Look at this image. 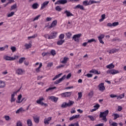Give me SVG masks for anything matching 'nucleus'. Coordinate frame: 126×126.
Listing matches in <instances>:
<instances>
[{"label": "nucleus", "mask_w": 126, "mask_h": 126, "mask_svg": "<svg viewBox=\"0 0 126 126\" xmlns=\"http://www.w3.org/2000/svg\"><path fill=\"white\" fill-rule=\"evenodd\" d=\"M109 114V110H106V111L102 112H100V115H99V117L100 118H102V120L104 121V122H107V121H108V120L107 119V118L106 117H107V116H108V114Z\"/></svg>", "instance_id": "obj_1"}, {"label": "nucleus", "mask_w": 126, "mask_h": 126, "mask_svg": "<svg viewBox=\"0 0 126 126\" xmlns=\"http://www.w3.org/2000/svg\"><path fill=\"white\" fill-rule=\"evenodd\" d=\"M44 100H45V99L43 97H40L39 100H37L36 101V103L37 104H39L41 106H45V107H48V104L42 102V101H44Z\"/></svg>", "instance_id": "obj_2"}, {"label": "nucleus", "mask_w": 126, "mask_h": 126, "mask_svg": "<svg viewBox=\"0 0 126 126\" xmlns=\"http://www.w3.org/2000/svg\"><path fill=\"white\" fill-rule=\"evenodd\" d=\"M107 73L109 74H112L113 75L117 74V73H120V71L115 69L108 70L107 71Z\"/></svg>", "instance_id": "obj_3"}, {"label": "nucleus", "mask_w": 126, "mask_h": 126, "mask_svg": "<svg viewBox=\"0 0 126 126\" xmlns=\"http://www.w3.org/2000/svg\"><path fill=\"white\" fill-rule=\"evenodd\" d=\"M81 33L74 35L72 37L73 40H74L75 42H79V38L81 37Z\"/></svg>", "instance_id": "obj_4"}, {"label": "nucleus", "mask_w": 126, "mask_h": 126, "mask_svg": "<svg viewBox=\"0 0 126 126\" xmlns=\"http://www.w3.org/2000/svg\"><path fill=\"white\" fill-rule=\"evenodd\" d=\"M57 34H58V32H52L50 33V35H49L48 39L49 40L51 39H56V38H57Z\"/></svg>", "instance_id": "obj_5"}, {"label": "nucleus", "mask_w": 126, "mask_h": 126, "mask_svg": "<svg viewBox=\"0 0 126 126\" xmlns=\"http://www.w3.org/2000/svg\"><path fill=\"white\" fill-rule=\"evenodd\" d=\"M71 92H65L61 94L62 97H70L71 95Z\"/></svg>", "instance_id": "obj_6"}, {"label": "nucleus", "mask_w": 126, "mask_h": 126, "mask_svg": "<svg viewBox=\"0 0 126 126\" xmlns=\"http://www.w3.org/2000/svg\"><path fill=\"white\" fill-rule=\"evenodd\" d=\"M66 76L64 75L61 78L59 79V80H56L54 82V84H59V83H61L62 81L64 80L65 79Z\"/></svg>", "instance_id": "obj_7"}, {"label": "nucleus", "mask_w": 126, "mask_h": 126, "mask_svg": "<svg viewBox=\"0 0 126 126\" xmlns=\"http://www.w3.org/2000/svg\"><path fill=\"white\" fill-rule=\"evenodd\" d=\"M67 3V0H59L55 2V4H65Z\"/></svg>", "instance_id": "obj_8"}, {"label": "nucleus", "mask_w": 126, "mask_h": 126, "mask_svg": "<svg viewBox=\"0 0 126 126\" xmlns=\"http://www.w3.org/2000/svg\"><path fill=\"white\" fill-rule=\"evenodd\" d=\"M104 37L105 35L104 34H101L100 36H98V39L100 44H104V41H103L102 39H104Z\"/></svg>", "instance_id": "obj_9"}, {"label": "nucleus", "mask_w": 126, "mask_h": 126, "mask_svg": "<svg viewBox=\"0 0 126 126\" xmlns=\"http://www.w3.org/2000/svg\"><path fill=\"white\" fill-rule=\"evenodd\" d=\"M57 23H58V21L57 20L53 21L51 23V26L48 27V28L49 29H51V28H53V27H55V26H57Z\"/></svg>", "instance_id": "obj_10"}, {"label": "nucleus", "mask_w": 126, "mask_h": 126, "mask_svg": "<svg viewBox=\"0 0 126 126\" xmlns=\"http://www.w3.org/2000/svg\"><path fill=\"white\" fill-rule=\"evenodd\" d=\"M64 13L65 14H66L67 17H69L70 16H73V15L72 13H71V12H70V11L66 10H65V11L64 12Z\"/></svg>", "instance_id": "obj_11"}, {"label": "nucleus", "mask_w": 126, "mask_h": 126, "mask_svg": "<svg viewBox=\"0 0 126 126\" xmlns=\"http://www.w3.org/2000/svg\"><path fill=\"white\" fill-rule=\"evenodd\" d=\"M90 73H94V74H101V72H98L97 70L93 69L89 71Z\"/></svg>", "instance_id": "obj_12"}, {"label": "nucleus", "mask_w": 126, "mask_h": 126, "mask_svg": "<svg viewBox=\"0 0 126 126\" xmlns=\"http://www.w3.org/2000/svg\"><path fill=\"white\" fill-rule=\"evenodd\" d=\"M98 89L100 91H103L105 89V86H104V83H101L98 85Z\"/></svg>", "instance_id": "obj_13"}, {"label": "nucleus", "mask_w": 126, "mask_h": 126, "mask_svg": "<svg viewBox=\"0 0 126 126\" xmlns=\"http://www.w3.org/2000/svg\"><path fill=\"white\" fill-rule=\"evenodd\" d=\"M49 1H46L44 2L42 4H41V9H44V8H45V7H46V6H47L48 5V4H49Z\"/></svg>", "instance_id": "obj_14"}, {"label": "nucleus", "mask_w": 126, "mask_h": 126, "mask_svg": "<svg viewBox=\"0 0 126 126\" xmlns=\"http://www.w3.org/2000/svg\"><path fill=\"white\" fill-rule=\"evenodd\" d=\"M50 99H51V101H52L53 102H55V103H57V102H58V100H59V98L54 96H50Z\"/></svg>", "instance_id": "obj_15"}, {"label": "nucleus", "mask_w": 126, "mask_h": 126, "mask_svg": "<svg viewBox=\"0 0 126 126\" xmlns=\"http://www.w3.org/2000/svg\"><path fill=\"white\" fill-rule=\"evenodd\" d=\"M4 59L6 61H14V60H15V58L10 57L9 56H5L4 57Z\"/></svg>", "instance_id": "obj_16"}, {"label": "nucleus", "mask_w": 126, "mask_h": 126, "mask_svg": "<svg viewBox=\"0 0 126 126\" xmlns=\"http://www.w3.org/2000/svg\"><path fill=\"white\" fill-rule=\"evenodd\" d=\"M15 94H16V92H14V93L11 94V98L10 100V102L11 103H12V102H14L16 100L15 98H14V96H15Z\"/></svg>", "instance_id": "obj_17"}, {"label": "nucleus", "mask_w": 126, "mask_h": 126, "mask_svg": "<svg viewBox=\"0 0 126 126\" xmlns=\"http://www.w3.org/2000/svg\"><path fill=\"white\" fill-rule=\"evenodd\" d=\"M74 104V101L69 100L68 103L66 102V107H70V106H72Z\"/></svg>", "instance_id": "obj_18"}, {"label": "nucleus", "mask_w": 126, "mask_h": 126, "mask_svg": "<svg viewBox=\"0 0 126 126\" xmlns=\"http://www.w3.org/2000/svg\"><path fill=\"white\" fill-rule=\"evenodd\" d=\"M23 112H25V110H24L23 108L21 107L16 111V114H19V113H23Z\"/></svg>", "instance_id": "obj_19"}, {"label": "nucleus", "mask_w": 126, "mask_h": 126, "mask_svg": "<svg viewBox=\"0 0 126 126\" xmlns=\"http://www.w3.org/2000/svg\"><path fill=\"white\" fill-rule=\"evenodd\" d=\"M93 3H100V1H96L92 0H90L89 1V5H91V4H93Z\"/></svg>", "instance_id": "obj_20"}, {"label": "nucleus", "mask_w": 126, "mask_h": 126, "mask_svg": "<svg viewBox=\"0 0 126 126\" xmlns=\"http://www.w3.org/2000/svg\"><path fill=\"white\" fill-rule=\"evenodd\" d=\"M107 68H109V69H111V68H114L115 67V65L113 64V63H110L106 66Z\"/></svg>", "instance_id": "obj_21"}, {"label": "nucleus", "mask_w": 126, "mask_h": 126, "mask_svg": "<svg viewBox=\"0 0 126 126\" xmlns=\"http://www.w3.org/2000/svg\"><path fill=\"white\" fill-rule=\"evenodd\" d=\"M5 87V83L2 81H0V88Z\"/></svg>", "instance_id": "obj_22"}, {"label": "nucleus", "mask_w": 126, "mask_h": 126, "mask_svg": "<svg viewBox=\"0 0 126 126\" xmlns=\"http://www.w3.org/2000/svg\"><path fill=\"white\" fill-rule=\"evenodd\" d=\"M75 8H79L80 9H81L82 10H84V7H83V5H81L80 4H78L76 5L75 7Z\"/></svg>", "instance_id": "obj_23"}, {"label": "nucleus", "mask_w": 126, "mask_h": 126, "mask_svg": "<svg viewBox=\"0 0 126 126\" xmlns=\"http://www.w3.org/2000/svg\"><path fill=\"white\" fill-rule=\"evenodd\" d=\"M64 42V40L60 39L57 41V45H58V46H61V45H63Z\"/></svg>", "instance_id": "obj_24"}, {"label": "nucleus", "mask_w": 126, "mask_h": 126, "mask_svg": "<svg viewBox=\"0 0 126 126\" xmlns=\"http://www.w3.org/2000/svg\"><path fill=\"white\" fill-rule=\"evenodd\" d=\"M69 59L67 57H64L63 60L61 62L62 63H67V61H68Z\"/></svg>", "instance_id": "obj_25"}, {"label": "nucleus", "mask_w": 126, "mask_h": 126, "mask_svg": "<svg viewBox=\"0 0 126 126\" xmlns=\"http://www.w3.org/2000/svg\"><path fill=\"white\" fill-rule=\"evenodd\" d=\"M23 70L22 69H18L17 70V73L19 75H22L23 74Z\"/></svg>", "instance_id": "obj_26"}, {"label": "nucleus", "mask_w": 126, "mask_h": 126, "mask_svg": "<svg viewBox=\"0 0 126 126\" xmlns=\"http://www.w3.org/2000/svg\"><path fill=\"white\" fill-rule=\"evenodd\" d=\"M21 98H22V94H19L18 96V101H17V103H21L22 101H21Z\"/></svg>", "instance_id": "obj_27"}, {"label": "nucleus", "mask_w": 126, "mask_h": 126, "mask_svg": "<svg viewBox=\"0 0 126 126\" xmlns=\"http://www.w3.org/2000/svg\"><path fill=\"white\" fill-rule=\"evenodd\" d=\"M94 95V92L93 91H91L89 94H88V96L89 98H91L92 97H93Z\"/></svg>", "instance_id": "obj_28"}, {"label": "nucleus", "mask_w": 126, "mask_h": 126, "mask_svg": "<svg viewBox=\"0 0 126 126\" xmlns=\"http://www.w3.org/2000/svg\"><path fill=\"white\" fill-rule=\"evenodd\" d=\"M32 6L33 9H36L38 8V6H39V4H38L37 3H34L32 4Z\"/></svg>", "instance_id": "obj_29"}, {"label": "nucleus", "mask_w": 126, "mask_h": 126, "mask_svg": "<svg viewBox=\"0 0 126 126\" xmlns=\"http://www.w3.org/2000/svg\"><path fill=\"white\" fill-rule=\"evenodd\" d=\"M106 18V15L103 14L101 15V19H99V22H102V21H104V19Z\"/></svg>", "instance_id": "obj_30"}, {"label": "nucleus", "mask_w": 126, "mask_h": 126, "mask_svg": "<svg viewBox=\"0 0 126 126\" xmlns=\"http://www.w3.org/2000/svg\"><path fill=\"white\" fill-rule=\"evenodd\" d=\"M117 52H118V50L117 49H113L110 51L109 54H115V53H117Z\"/></svg>", "instance_id": "obj_31"}, {"label": "nucleus", "mask_w": 126, "mask_h": 126, "mask_svg": "<svg viewBox=\"0 0 126 126\" xmlns=\"http://www.w3.org/2000/svg\"><path fill=\"white\" fill-rule=\"evenodd\" d=\"M33 120L34 122L36 123V124H39V122H40V119L39 118L33 117Z\"/></svg>", "instance_id": "obj_32"}, {"label": "nucleus", "mask_w": 126, "mask_h": 126, "mask_svg": "<svg viewBox=\"0 0 126 126\" xmlns=\"http://www.w3.org/2000/svg\"><path fill=\"white\" fill-rule=\"evenodd\" d=\"M57 87H49L48 89L46 90V92H49V91H51V90H54V89H56Z\"/></svg>", "instance_id": "obj_33"}, {"label": "nucleus", "mask_w": 126, "mask_h": 126, "mask_svg": "<svg viewBox=\"0 0 126 126\" xmlns=\"http://www.w3.org/2000/svg\"><path fill=\"white\" fill-rule=\"evenodd\" d=\"M61 75H63V73H60V74H59L58 75H57L56 76H55V77L52 79V80H56V79H57V78H59L60 77V76Z\"/></svg>", "instance_id": "obj_34"}, {"label": "nucleus", "mask_w": 126, "mask_h": 126, "mask_svg": "<svg viewBox=\"0 0 126 126\" xmlns=\"http://www.w3.org/2000/svg\"><path fill=\"white\" fill-rule=\"evenodd\" d=\"M27 123L28 126H32V121L30 119H28L27 121Z\"/></svg>", "instance_id": "obj_35"}, {"label": "nucleus", "mask_w": 126, "mask_h": 126, "mask_svg": "<svg viewBox=\"0 0 126 126\" xmlns=\"http://www.w3.org/2000/svg\"><path fill=\"white\" fill-rule=\"evenodd\" d=\"M25 60H26L25 57H22L19 60V63H22L23 62H24Z\"/></svg>", "instance_id": "obj_36"}, {"label": "nucleus", "mask_w": 126, "mask_h": 126, "mask_svg": "<svg viewBox=\"0 0 126 126\" xmlns=\"http://www.w3.org/2000/svg\"><path fill=\"white\" fill-rule=\"evenodd\" d=\"M41 55L42 57H46V56H50L51 54L49 52H43Z\"/></svg>", "instance_id": "obj_37"}, {"label": "nucleus", "mask_w": 126, "mask_h": 126, "mask_svg": "<svg viewBox=\"0 0 126 126\" xmlns=\"http://www.w3.org/2000/svg\"><path fill=\"white\" fill-rule=\"evenodd\" d=\"M37 36H38V35L35 33L34 34H33L32 36H29L28 37V39H29V40H30V39H34V38H36V37H37Z\"/></svg>", "instance_id": "obj_38"}, {"label": "nucleus", "mask_w": 126, "mask_h": 126, "mask_svg": "<svg viewBox=\"0 0 126 126\" xmlns=\"http://www.w3.org/2000/svg\"><path fill=\"white\" fill-rule=\"evenodd\" d=\"M72 34H71V32H68L66 33V35L67 36V39H70V37H71Z\"/></svg>", "instance_id": "obj_39"}, {"label": "nucleus", "mask_w": 126, "mask_h": 126, "mask_svg": "<svg viewBox=\"0 0 126 126\" xmlns=\"http://www.w3.org/2000/svg\"><path fill=\"white\" fill-rule=\"evenodd\" d=\"M25 47H26V49H30V48H31L32 47V44H26L25 45Z\"/></svg>", "instance_id": "obj_40"}, {"label": "nucleus", "mask_w": 126, "mask_h": 126, "mask_svg": "<svg viewBox=\"0 0 126 126\" xmlns=\"http://www.w3.org/2000/svg\"><path fill=\"white\" fill-rule=\"evenodd\" d=\"M55 9L57 11H62V10H63L62 8L60 7V6H57L55 7Z\"/></svg>", "instance_id": "obj_41"}, {"label": "nucleus", "mask_w": 126, "mask_h": 126, "mask_svg": "<svg viewBox=\"0 0 126 126\" xmlns=\"http://www.w3.org/2000/svg\"><path fill=\"white\" fill-rule=\"evenodd\" d=\"M83 5H85V6H87V5H89V2L87 0L84 1L83 2Z\"/></svg>", "instance_id": "obj_42"}, {"label": "nucleus", "mask_w": 126, "mask_h": 126, "mask_svg": "<svg viewBox=\"0 0 126 126\" xmlns=\"http://www.w3.org/2000/svg\"><path fill=\"white\" fill-rule=\"evenodd\" d=\"M125 97V94H122L119 95V96H117V99L120 100V99H123Z\"/></svg>", "instance_id": "obj_43"}, {"label": "nucleus", "mask_w": 126, "mask_h": 126, "mask_svg": "<svg viewBox=\"0 0 126 126\" xmlns=\"http://www.w3.org/2000/svg\"><path fill=\"white\" fill-rule=\"evenodd\" d=\"M14 15V12H11V13L7 14V17H11V16H13Z\"/></svg>", "instance_id": "obj_44"}, {"label": "nucleus", "mask_w": 126, "mask_h": 126, "mask_svg": "<svg viewBox=\"0 0 126 126\" xmlns=\"http://www.w3.org/2000/svg\"><path fill=\"white\" fill-rule=\"evenodd\" d=\"M113 116H114V120H117L118 118H120V115L118 114L114 113Z\"/></svg>", "instance_id": "obj_45"}, {"label": "nucleus", "mask_w": 126, "mask_h": 126, "mask_svg": "<svg viewBox=\"0 0 126 126\" xmlns=\"http://www.w3.org/2000/svg\"><path fill=\"white\" fill-rule=\"evenodd\" d=\"M64 38V34L63 33H62L59 35V39L60 40H63Z\"/></svg>", "instance_id": "obj_46"}, {"label": "nucleus", "mask_w": 126, "mask_h": 126, "mask_svg": "<svg viewBox=\"0 0 126 126\" xmlns=\"http://www.w3.org/2000/svg\"><path fill=\"white\" fill-rule=\"evenodd\" d=\"M51 54L52 56H56L57 53H56V51L55 50L52 49L51 51Z\"/></svg>", "instance_id": "obj_47"}, {"label": "nucleus", "mask_w": 126, "mask_h": 126, "mask_svg": "<svg viewBox=\"0 0 126 126\" xmlns=\"http://www.w3.org/2000/svg\"><path fill=\"white\" fill-rule=\"evenodd\" d=\"M16 126H23L22 125V123L20 121H18L17 122Z\"/></svg>", "instance_id": "obj_48"}, {"label": "nucleus", "mask_w": 126, "mask_h": 126, "mask_svg": "<svg viewBox=\"0 0 126 126\" xmlns=\"http://www.w3.org/2000/svg\"><path fill=\"white\" fill-rule=\"evenodd\" d=\"M118 25H119V22H115L112 23V26L113 27L118 26Z\"/></svg>", "instance_id": "obj_49"}, {"label": "nucleus", "mask_w": 126, "mask_h": 126, "mask_svg": "<svg viewBox=\"0 0 126 126\" xmlns=\"http://www.w3.org/2000/svg\"><path fill=\"white\" fill-rule=\"evenodd\" d=\"M94 107V109H96V110H98V109H99V108H100V105L99 104H96Z\"/></svg>", "instance_id": "obj_50"}, {"label": "nucleus", "mask_w": 126, "mask_h": 126, "mask_svg": "<svg viewBox=\"0 0 126 126\" xmlns=\"http://www.w3.org/2000/svg\"><path fill=\"white\" fill-rule=\"evenodd\" d=\"M41 17V15H38L36 17H35L34 19L33 20V21H35V20H38L39 19V18Z\"/></svg>", "instance_id": "obj_51"}, {"label": "nucleus", "mask_w": 126, "mask_h": 126, "mask_svg": "<svg viewBox=\"0 0 126 126\" xmlns=\"http://www.w3.org/2000/svg\"><path fill=\"white\" fill-rule=\"evenodd\" d=\"M92 42H96V40L94 38H92L88 41V43H92Z\"/></svg>", "instance_id": "obj_52"}, {"label": "nucleus", "mask_w": 126, "mask_h": 126, "mask_svg": "<svg viewBox=\"0 0 126 126\" xmlns=\"http://www.w3.org/2000/svg\"><path fill=\"white\" fill-rule=\"evenodd\" d=\"M78 98L81 99V97H82V93L81 92L78 93Z\"/></svg>", "instance_id": "obj_53"}, {"label": "nucleus", "mask_w": 126, "mask_h": 126, "mask_svg": "<svg viewBox=\"0 0 126 126\" xmlns=\"http://www.w3.org/2000/svg\"><path fill=\"white\" fill-rule=\"evenodd\" d=\"M53 63H48L47 64V67H52V66H53Z\"/></svg>", "instance_id": "obj_54"}, {"label": "nucleus", "mask_w": 126, "mask_h": 126, "mask_svg": "<svg viewBox=\"0 0 126 126\" xmlns=\"http://www.w3.org/2000/svg\"><path fill=\"white\" fill-rule=\"evenodd\" d=\"M11 50L12 52H13V53L14 52H15V51H16V48L14 46L11 47Z\"/></svg>", "instance_id": "obj_55"}, {"label": "nucleus", "mask_w": 126, "mask_h": 126, "mask_svg": "<svg viewBox=\"0 0 126 126\" xmlns=\"http://www.w3.org/2000/svg\"><path fill=\"white\" fill-rule=\"evenodd\" d=\"M85 76H87V77H92L93 76V74H90V73H88Z\"/></svg>", "instance_id": "obj_56"}, {"label": "nucleus", "mask_w": 126, "mask_h": 126, "mask_svg": "<svg viewBox=\"0 0 126 126\" xmlns=\"http://www.w3.org/2000/svg\"><path fill=\"white\" fill-rule=\"evenodd\" d=\"M88 118H89V119H90L91 121H95V119H94V117H93V116H88Z\"/></svg>", "instance_id": "obj_57"}, {"label": "nucleus", "mask_w": 126, "mask_h": 126, "mask_svg": "<svg viewBox=\"0 0 126 126\" xmlns=\"http://www.w3.org/2000/svg\"><path fill=\"white\" fill-rule=\"evenodd\" d=\"M61 107L62 108H66V102H63L62 105H61Z\"/></svg>", "instance_id": "obj_58"}, {"label": "nucleus", "mask_w": 126, "mask_h": 126, "mask_svg": "<svg viewBox=\"0 0 126 126\" xmlns=\"http://www.w3.org/2000/svg\"><path fill=\"white\" fill-rule=\"evenodd\" d=\"M4 118L6 121H9V120H10V117L8 116H5Z\"/></svg>", "instance_id": "obj_59"}, {"label": "nucleus", "mask_w": 126, "mask_h": 126, "mask_svg": "<svg viewBox=\"0 0 126 126\" xmlns=\"http://www.w3.org/2000/svg\"><path fill=\"white\" fill-rule=\"evenodd\" d=\"M110 97L111 98H116L117 97H118V95H116V94H110Z\"/></svg>", "instance_id": "obj_60"}, {"label": "nucleus", "mask_w": 126, "mask_h": 126, "mask_svg": "<svg viewBox=\"0 0 126 126\" xmlns=\"http://www.w3.org/2000/svg\"><path fill=\"white\" fill-rule=\"evenodd\" d=\"M71 77V73H69L66 77V79H69Z\"/></svg>", "instance_id": "obj_61"}, {"label": "nucleus", "mask_w": 126, "mask_h": 126, "mask_svg": "<svg viewBox=\"0 0 126 126\" xmlns=\"http://www.w3.org/2000/svg\"><path fill=\"white\" fill-rule=\"evenodd\" d=\"M15 8H16V4H14L13 6H11V10H12L13 9H15Z\"/></svg>", "instance_id": "obj_62"}, {"label": "nucleus", "mask_w": 126, "mask_h": 126, "mask_svg": "<svg viewBox=\"0 0 126 126\" xmlns=\"http://www.w3.org/2000/svg\"><path fill=\"white\" fill-rule=\"evenodd\" d=\"M111 126H118V123L116 122H113L112 124H111Z\"/></svg>", "instance_id": "obj_63"}, {"label": "nucleus", "mask_w": 126, "mask_h": 126, "mask_svg": "<svg viewBox=\"0 0 126 126\" xmlns=\"http://www.w3.org/2000/svg\"><path fill=\"white\" fill-rule=\"evenodd\" d=\"M95 126H104L103 123L99 124L97 125H95Z\"/></svg>", "instance_id": "obj_64"}]
</instances>
